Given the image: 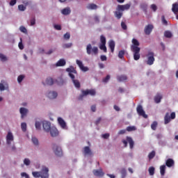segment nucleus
I'll use <instances>...</instances> for the list:
<instances>
[{"instance_id": "37998d69", "label": "nucleus", "mask_w": 178, "mask_h": 178, "mask_svg": "<svg viewBox=\"0 0 178 178\" xmlns=\"http://www.w3.org/2000/svg\"><path fill=\"white\" fill-rule=\"evenodd\" d=\"M18 9L21 12H24V10H26V6H24L23 4H20L18 6Z\"/></svg>"}, {"instance_id": "cd10ccee", "label": "nucleus", "mask_w": 178, "mask_h": 178, "mask_svg": "<svg viewBox=\"0 0 178 178\" xmlns=\"http://www.w3.org/2000/svg\"><path fill=\"white\" fill-rule=\"evenodd\" d=\"M65 65H66V60H65L64 59H60L56 64V66L58 67H60V66H65Z\"/></svg>"}, {"instance_id": "680f3d73", "label": "nucleus", "mask_w": 178, "mask_h": 178, "mask_svg": "<svg viewBox=\"0 0 178 178\" xmlns=\"http://www.w3.org/2000/svg\"><path fill=\"white\" fill-rule=\"evenodd\" d=\"M21 176H22V177H25V178H30V177L27 175V173H26V172H22V174H21Z\"/></svg>"}, {"instance_id": "e433bc0d", "label": "nucleus", "mask_w": 178, "mask_h": 178, "mask_svg": "<svg viewBox=\"0 0 178 178\" xmlns=\"http://www.w3.org/2000/svg\"><path fill=\"white\" fill-rule=\"evenodd\" d=\"M124 50L120 51L118 53V58H120V59H123V58H124Z\"/></svg>"}, {"instance_id": "69168bd1", "label": "nucleus", "mask_w": 178, "mask_h": 178, "mask_svg": "<svg viewBox=\"0 0 178 178\" xmlns=\"http://www.w3.org/2000/svg\"><path fill=\"white\" fill-rule=\"evenodd\" d=\"M102 138H105V139L109 138V134H103L102 135Z\"/></svg>"}, {"instance_id": "393cba45", "label": "nucleus", "mask_w": 178, "mask_h": 178, "mask_svg": "<svg viewBox=\"0 0 178 178\" xmlns=\"http://www.w3.org/2000/svg\"><path fill=\"white\" fill-rule=\"evenodd\" d=\"M47 97L50 98V99H55V98L58 97V93L56 92H49Z\"/></svg>"}, {"instance_id": "dca6fc26", "label": "nucleus", "mask_w": 178, "mask_h": 178, "mask_svg": "<svg viewBox=\"0 0 178 178\" xmlns=\"http://www.w3.org/2000/svg\"><path fill=\"white\" fill-rule=\"evenodd\" d=\"M83 154L84 156H92V151H91V149L90 148V147L86 146L83 147Z\"/></svg>"}, {"instance_id": "bb28decb", "label": "nucleus", "mask_w": 178, "mask_h": 178, "mask_svg": "<svg viewBox=\"0 0 178 178\" xmlns=\"http://www.w3.org/2000/svg\"><path fill=\"white\" fill-rule=\"evenodd\" d=\"M108 47L112 54H113V52H115V41L113 40L110 41L108 44Z\"/></svg>"}, {"instance_id": "09e8293b", "label": "nucleus", "mask_w": 178, "mask_h": 178, "mask_svg": "<svg viewBox=\"0 0 178 178\" xmlns=\"http://www.w3.org/2000/svg\"><path fill=\"white\" fill-rule=\"evenodd\" d=\"M35 128L37 130H40L41 129V122H36L35 124Z\"/></svg>"}, {"instance_id": "20e7f679", "label": "nucleus", "mask_w": 178, "mask_h": 178, "mask_svg": "<svg viewBox=\"0 0 178 178\" xmlns=\"http://www.w3.org/2000/svg\"><path fill=\"white\" fill-rule=\"evenodd\" d=\"M86 52L88 55H98V47L92 46L91 44H88L86 47Z\"/></svg>"}, {"instance_id": "a19ab883", "label": "nucleus", "mask_w": 178, "mask_h": 178, "mask_svg": "<svg viewBox=\"0 0 178 178\" xmlns=\"http://www.w3.org/2000/svg\"><path fill=\"white\" fill-rule=\"evenodd\" d=\"M121 175H122V178L126 177V176L127 175V171L126 170V168H122L121 170Z\"/></svg>"}, {"instance_id": "f03ea898", "label": "nucleus", "mask_w": 178, "mask_h": 178, "mask_svg": "<svg viewBox=\"0 0 178 178\" xmlns=\"http://www.w3.org/2000/svg\"><path fill=\"white\" fill-rule=\"evenodd\" d=\"M66 72L69 73L70 77L72 79L75 87L76 88H80V82L79 80L74 79V74H77V71L74 69L73 66H70V67L66 69Z\"/></svg>"}, {"instance_id": "2eb2a0df", "label": "nucleus", "mask_w": 178, "mask_h": 178, "mask_svg": "<svg viewBox=\"0 0 178 178\" xmlns=\"http://www.w3.org/2000/svg\"><path fill=\"white\" fill-rule=\"evenodd\" d=\"M129 9H130V4L118 5L116 10H121V12H123L124 10H129Z\"/></svg>"}, {"instance_id": "5701e85b", "label": "nucleus", "mask_w": 178, "mask_h": 178, "mask_svg": "<svg viewBox=\"0 0 178 178\" xmlns=\"http://www.w3.org/2000/svg\"><path fill=\"white\" fill-rule=\"evenodd\" d=\"M86 8L89 10H96V9H98V6L95 3H89L87 5Z\"/></svg>"}, {"instance_id": "49530a36", "label": "nucleus", "mask_w": 178, "mask_h": 178, "mask_svg": "<svg viewBox=\"0 0 178 178\" xmlns=\"http://www.w3.org/2000/svg\"><path fill=\"white\" fill-rule=\"evenodd\" d=\"M32 143L34 144V145H38V139L37 138L33 137L32 138Z\"/></svg>"}, {"instance_id": "7ed1b4c3", "label": "nucleus", "mask_w": 178, "mask_h": 178, "mask_svg": "<svg viewBox=\"0 0 178 178\" xmlns=\"http://www.w3.org/2000/svg\"><path fill=\"white\" fill-rule=\"evenodd\" d=\"M82 94L79 95L78 97V99L79 101H81L84 97H87V95H92L94 96L96 94L95 90L91 89V90H82Z\"/></svg>"}, {"instance_id": "423d86ee", "label": "nucleus", "mask_w": 178, "mask_h": 178, "mask_svg": "<svg viewBox=\"0 0 178 178\" xmlns=\"http://www.w3.org/2000/svg\"><path fill=\"white\" fill-rule=\"evenodd\" d=\"M41 178H49V168L48 167L42 165L40 170Z\"/></svg>"}, {"instance_id": "5fc2aeb1", "label": "nucleus", "mask_w": 178, "mask_h": 178, "mask_svg": "<svg viewBox=\"0 0 178 178\" xmlns=\"http://www.w3.org/2000/svg\"><path fill=\"white\" fill-rule=\"evenodd\" d=\"M111 79L110 75H107L104 79H103V83H108V81Z\"/></svg>"}, {"instance_id": "774afa93", "label": "nucleus", "mask_w": 178, "mask_h": 178, "mask_svg": "<svg viewBox=\"0 0 178 178\" xmlns=\"http://www.w3.org/2000/svg\"><path fill=\"white\" fill-rule=\"evenodd\" d=\"M126 133V129H122L119 131L118 134H124Z\"/></svg>"}, {"instance_id": "ddd939ff", "label": "nucleus", "mask_w": 178, "mask_h": 178, "mask_svg": "<svg viewBox=\"0 0 178 178\" xmlns=\"http://www.w3.org/2000/svg\"><path fill=\"white\" fill-rule=\"evenodd\" d=\"M6 138V144L8 145H10V144H12V141L15 140L13 137V134H12V132L10 131L8 133Z\"/></svg>"}, {"instance_id": "3c124183", "label": "nucleus", "mask_w": 178, "mask_h": 178, "mask_svg": "<svg viewBox=\"0 0 178 178\" xmlns=\"http://www.w3.org/2000/svg\"><path fill=\"white\" fill-rule=\"evenodd\" d=\"M121 27L122 30H127V25H126V23H124V22H121Z\"/></svg>"}, {"instance_id": "13d9d810", "label": "nucleus", "mask_w": 178, "mask_h": 178, "mask_svg": "<svg viewBox=\"0 0 178 178\" xmlns=\"http://www.w3.org/2000/svg\"><path fill=\"white\" fill-rule=\"evenodd\" d=\"M24 165H26V166H29V165H30V159H25L24 160Z\"/></svg>"}, {"instance_id": "603ef678", "label": "nucleus", "mask_w": 178, "mask_h": 178, "mask_svg": "<svg viewBox=\"0 0 178 178\" xmlns=\"http://www.w3.org/2000/svg\"><path fill=\"white\" fill-rule=\"evenodd\" d=\"M76 65H78V66L80 67V69H81V67H83L84 66L83 65V62H81L79 60H76Z\"/></svg>"}, {"instance_id": "4c0bfd02", "label": "nucleus", "mask_w": 178, "mask_h": 178, "mask_svg": "<svg viewBox=\"0 0 178 178\" xmlns=\"http://www.w3.org/2000/svg\"><path fill=\"white\" fill-rule=\"evenodd\" d=\"M155 155H156V153H155V151H152L149 155H148V158L149 160L151 159H154V158H155Z\"/></svg>"}, {"instance_id": "a878e982", "label": "nucleus", "mask_w": 178, "mask_h": 178, "mask_svg": "<svg viewBox=\"0 0 178 178\" xmlns=\"http://www.w3.org/2000/svg\"><path fill=\"white\" fill-rule=\"evenodd\" d=\"M114 15L117 19H122V16H123V13L122 12V10H116V11L114 12Z\"/></svg>"}, {"instance_id": "6e6d98bb", "label": "nucleus", "mask_w": 178, "mask_h": 178, "mask_svg": "<svg viewBox=\"0 0 178 178\" xmlns=\"http://www.w3.org/2000/svg\"><path fill=\"white\" fill-rule=\"evenodd\" d=\"M17 2V0H11L10 1V6H15Z\"/></svg>"}, {"instance_id": "39448f33", "label": "nucleus", "mask_w": 178, "mask_h": 178, "mask_svg": "<svg viewBox=\"0 0 178 178\" xmlns=\"http://www.w3.org/2000/svg\"><path fill=\"white\" fill-rule=\"evenodd\" d=\"M176 119V113L172 112L171 114L166 113L164 116V124H168L170 123L171 120Z\"/></svg>"}, {"instance_id": "de8ad7c7", "label": "nucleus", "mask_w": 178, "mask_h": 178, "mask_svg": "<svg viewBox=\"0 0 178 178\" xmlns=\"http://www.w3.org/2000/svg\"><path fill=\"white\" fill-rule=\"evenodd\" d=\"M151 10H153V12H156V10L158 9V7H156V5L152 4L150 6Z\"/></svg>"}, {"instance_id": "c85d7f7f", "label": "nucleus", "mask_w": 178, "mask_h": 178, "mask_svg": "<svg viewBox=\"0 0 178 178\" xmlns=\"http://www.w3.org/2000/svg\"><path fill=\"white\" fill-rule=\"evenodd\" d=\"M70 8H66L62 10L61 13L65 16H67V15H70Z\"/></svg>"}, {"instance_id": "a211bd4d", "label": "nucleus", "mask_w": 178, "mask_h": 178, "mask_svg": "<svg viewBox=\"0 0 178 178\" xmlns=\"http://www.w3.org/2000/svg\"><path fill=\"white\" fill-rule=\"evenodd\" d=\"M93 175L95 176H97V177H102L104 176V173L102 171V169L100 170H93Z\"/></svg>"}, {"instance_id": "4d7b16f0", "label": "nucleus", "mask_w": 178, "mask_h": 178, "mask_svg": "<svg viewBox=\"0 0 178 178\" xmlns=\"http://www.w3.org/2000/svg\"><path fill=\"white\" fill-rule=\"evenodd\" d=\"M19 30L22 33H27V29L24 26H20Z\"/></svg>"}, {"instance_id": "6e6552de", "label": "nucleus", "mask_w": 178, "mask_h": 178, "mask_svg": "<svg viewBox=\"0 0 178 178\" xmlns=\"http://www.w3.org/2000/svg\"><path fill=\"white\" fill-rule=\"evenodd\" d=\"M147 65H149V66H151L152 65H154V62H155V54L152 51H149L147 55Z\"/></svg>"}, {"instance_id": "c756f323", "label": "nucleus", "mask_w": 178, "mask_h": 178, "mask_svg": "<svg viewBox=\"0 0 178 178\" xmlns=\"http://www.w3.org/2000/svg\"><path fill=\"white\" fill-rule=\"evenodd\" d=\"M166 172V165H163L160 166V173L162 176H165Z\"/></svg>"}, {"instance_id": "ea45409f", "label": "nucleus", "mask_w": 178, "mask_h": 178, "mask_svg": "<svg viewBox=\"0 0 178 178\" xmlns=\"http://www.w3.org/2000/svg\"><path fill=\"white\" fill-rule=\"evenodd\" d=\"M21 128L22 131H26L27 130V124H26V122H22L21 124Z\"/></svg>"}, {"instance_id": "58836bf2", "label": "nucleus", "mask_w": 178, "mask_h": 178, "mask_svg": "<svg viewBox=\"0 0 178 178\" xmlns=\"http://www.w3.org/2000/svg\"><path fill=\"white\" fill-rule=\"evenodd\" d=\"M158 127V122L156 121H154L151 124V129L152 130H156V127Z\"/></svg>"}, {"instance_id": "aec40b11", "label": "nucleus", "mask_w": 178, "mask_h": 178, "mask_svg": "<svg viewBox=\"0 0 178 178\" xmlns=\"http://www.w3.org/2000/svg\"><path fill=\"white\" fill-rule=\"evenodd\" d=\"M58 122L60 126L61 129H66V122L62 118L59 117L58 118Z\"/></svg>"}, {"instance_id": "72a5a7b5", "label": "nucleus", "mask_w": 178, "mask_h": 178, "mask_svg": "<svg viewBox=\"0 0 178 178\" xmlns=\"http://www.w3.org/2000/svg\"><path fill=\"white\" fill-rule=\"evenodd\" d=\"M140 8L143 9V10L144 12H145V13H147V9L148 8V5L145 3H143L140 4Z\"/></svg>"}, {"instance_id": "7c9ffc66", "label": "nucleus", "mask_w": 178, "mask_h": 178, "mask_svg": "<svg viewBox=\"0 0 178 178\" xmlns=\"http://www.w3.org/2000/svg\"><path fill=\"white\" fill-rule=\"evenodd\" d=\"M117 79L118 81H126V80H127V76L126 75L118 76Z\"/></svg>"}, {"instance_id": "052dcab7", "label": "nucleus", "mask_w": 178, "mask_h": 178, "mask_svg": "<svg viewBox=\"0 0 178 178\" xmlns=\"http://www.w3.org/2000/svg\"><path fill=\"white\" fill-rule=\"evenodd\" d=\"M54 29L56 30H62V26H60V25H59V24H56V25H54Z\"/></svg>"}, {"instance_id": "8fccbe9b", "label": "nucleus", "mask_w": 178, "mask_h": 178, "mask_svg": "<svg viewBox=\"0 0 178 178\" xmlns=\"http://www.w3.org/2000/svg\"><path fill=\"white\" fill-rule=\"evenodd\" d=\"M24 79V75H19L17 78L18 83H21L22 81H23Z\"/></svg>"}, {"instance_id": "f3484780", "label": "nucleus", "mask_w": 178, "mask_h": 178, "mask_svg": "<svg viewBox=\"0 0 178 178\" xmlns=\"http://www.w3.org/2000/svg\"><path fill=\"white\" fill-rule=\"evenodd\" d=\"M49 131L51 137H58L59 136V131L55 127H52Z\"/></svg>"}, {"instance_id": "f704fd0d", "label": "nucleus", "mask_w": 178, "mask_h": 178, "mask_svg": "<svg viewBox=\"0 0 178 178\" xmlns=\"http://www.w3.org/2000/svg\"><path fill=\"white\" fill-rule=\"evenodd\" d=\"M164 35L166 38H172V32L169 31H165L164 32Z\"/></svg>"}, {"instance_id": "9b49d317", "label": "nucleus", "mask_w": 178, "mask_h": 178, "mask_svg": "<svg viewBox=\"0 0 178 178\" xmlns=\"http://www.w3.org/2000/svg\"><path fill=\"white\" fill-rule=\"evenodd\" d=\"M137 113L139 115V116H143L145 119H147L148 118V115L145 114V111L143 108V106L138 105L136 108Z\"/></svg>"}, {"instance_id": "338daca9", "label": "nucleus", "mask_w": 178, "mask_h": 178, "mask_svg": "<svg viewBox=\"0 0 178 178\" xmlns=\"http://www.w3.org/2000/svg\"><path fill=\"white\" fill-rule=\"evenodd\" d=\"M81 69L83 72H88V67H85L84 65Z\"/></svg>"}, {"instance_id": "4468645a", "label": "nucleus", "mask_w": 178, "mask_h": 178, "mask_svg": "<svg viewBox=\"0 0 178 178\" xmlns=\"http://www.w3.org/2000/svg\"><path fill=\"white\" fill-rule=\"evenodd\" d=\"M42 126L44 131H47V133H49L51 129H52V127H51V122L48 121L43 122Z\"/></svg>"}, {"instance_id": "0eeeda50", "label": "nucleus", "mask_w": 178, "mask_h": 178, "mask_svg": "<svg viewBox=\"0 0 178 178\" xmlns=\"http://www.w3.org/2000/svg\"><path fill=\"white\" fill-rule=\"evenodd\" d=\"M100 42L101 44L99 46V49L104 51V52H106V38L104 35L100 36Z\"/></svg>"}, {"instance_id": "79ce46f5", "label": "nucleus", "mask_w": 178, "mask_h": 178, "mask_svg": "<svg viewBox=\"0 0 178 178\" xmlns=\"http://www.w3.org/2000/svg\"><path fill=\"white\" fill-rule=\"evenodd\" d=\"M32 175L33 177L38 178V177H41V172H33Z\"/></svg>"}, {"instance_id": "c9c22d12", "label": "nucleus", "mask_w": 178, "mask_h": 178, "mask_svg": "<svg viewBox=\"0 0 178 178\" xmlns=\"http://www.w3.org/2000/svg\"><path fill=\"white\" fill-rule=\"evenodd\" d=\"M149 174L150 176H154V175H155V168L149 167Z\"/></svg>"}, {"instance_id": "c03bdc74", "label": "nucleus", "mask_w": 178, "mask_h": 178, "mask_svg": "<svg viewBox=\"0 0 178 178\" xmlns=\"http://www.w3.org/2000/svg\"><path fill=\"white\" fill-rule=\"evenodd\" d=\"M137 129L136 128V127L132 126V127H127V131H136Z\"/></svg>"}, {"instance_id": "2f4dec72", "label": "nucleus", "mask_w": 178, "mask_h": 178, "mask_svg": "<svg viewBox=\"0 0 178 178\" xmlns=\"http://www.w3.org/2000/svg\"><path fill=\"white\" fill-rule=\"evenodd\" d=\"M0 60L1 62H6V60H8V57H6L5 54L0 53Z\"/></svg>"}, {"instance_id": "a18cd8bd", "label": "nucleus", "mask_w": 178, "mask_h": 178, "mask_svg": "<svg viewBox=\"0 0 178 178\" xmlns=\"http://www.w3.org/2000/svg\"><path fill=\"white\" fill-rule=\"evenodd\" d=\"M72 45H73V44H72V43H65V44H63V48H64V49L70 48V47H72Z\"/></svg>"}, {"instance_id": "4be33fe9", "label": "nucleus", "mask_w": 178, "mask_h": 178, "mask_svg": "<svg viewBox=\"0 0 178 178\" xmlns=\"http://www.w3.org/2000/svg\"><path fill=\"white\" fill-rule=\"evenodd\" d=\"M163 96L161 95V93H157L154 97V102L156 104H159L161 101L162 100Z\"/></svg>"}, {"instance_id": "f257e3e1", "label": "nucleus", "mask_w": 178, "mask_h": 178, "mask_svg": "<svg viewBox=\"0 0 178 178\" xmlns=\"http://www.w3.org/2000/svg\"><path fill=\"white\" fill-rule=\"evenodd\" d=\"M131 51L134 54V60H138L140 58H141V55L140 54V51H141V48H140V42L136 38L132 39Z\"/></svg>"}, {"instance_id": "f8f14e48", "label": "nucleus", "mask_w": 178, "mask_h": 178, "mask_svg": "<svg viewBox=\"0 0 178 178\" xmlns=\"http://www.w3.org/2000/svg\"><path fill=\"white\" fill-rule=\"evenodd\" d=\"M152 30H154V25L148 24L146 26H145L144 33L146 35H149V34L152 33Z\"/></svg>"}, {"instance_id": "0e129e2a", "label": "nucleus", "mask_w": 178, "mask_h": 178, "mask_svg": "<svg viewBox=\"0 0 178 178\" xmlns=\"http://www.w3.org/2000/svg\"><path fill=\"white\" fill-rule=\"evenodd\" d=\"M90 109H91L92 112H95V111H97V106H95V105L91 106Z\"/></svg>"}, {"instance_id": "6ab92c4d", "label": "nucleus", "mask_w": 178, "mask_h": 178, "mask_svg": "<svg viewBox=\"0 0 178 178\" xmlns=\"http://www.w3.org/2000/svg\"><path fill=\"white\" fill-rule=\"evenodd\" d=\"M8 88V83L4 80H2L0 83V91H5Z\"/></svg>"}, {"instance_id": "1a4fd4ad", "label": "nucleus", "mask_w": 178, "mask_h": 178, "mask_svg": "<svg viewBox=\"0 0 178 178\" xmlns=\"http://www.w3.org/2000/svg\"><path fill=\"white\" fill-rule=\"evenodd\" d=\"M53 149L56 156H62V155H63V152H62V148L58 146L56 144L53 145Z\"/></svg>"}, {"instance_id": "473e14b6", "label": "nucleus", "mask_w": 178, "mask_h": 178, "mask_svg": "<svg viewBox=\"0 0 178 178\" xmlns=\"http://www.w3.org/2000/svg\"><path fill=\"white\" fill-rule=\"evenodd\" d=\"M46 84L47 86H52L54 84V79L52 78H47L46 79Z\"/></svg>"}, {"instance_id": "e2e57ef3", "label": "nucleus", "mask_w": 178, "mask_h": 178, "mask_svg": "<svg viewBox=\"0 0 178 178\" xmlns=\"http://www.w3.org/2000/svg\"><path fill=\"white\" fill-rule=\"evenodd\" d=\"M34 24H35V17L31 19V26H34Z\"/></svg>"}, {"instance_id": "412c9836", "label": "nucleus", "mask_w": 178, "mask_h": 178, "mask_svg": "<svg viewBox=\"0 0 178 178\" xmlns=\"http://www.w3.org/2000/svg\"><path fill=\"white\" fill-rule=\"evenodd\" d=\"M165 165L168 168H172V166H175V161L172 159H168L165 161Z\"/></svg>"}, {"instance_id": "864d4df0", "label": "nucleus", "mask_w": 178, "mask_h": 178, "mask_svg": "<svg viewBox=\"0 0 178 178\" xmlns=\"http://www.w3.org/2000/svg\"><path fill=\"white\" fill-rule=\"evenodd\" d=\"M64 40H70V33H66L65 34H64Z\"/></svg>"}, {"instance_id": "9d476101", "label": "nucleus", "mask_w": 178, "mask_h": 178, "mask_svg": "<svg viewBox=\"0 0 178 178\" xmlns=\"http://www.w3.org/2000/svg\"><path fill=\"white\" fill-rule=\"evenodd\" d=\"M122 142L124 143L125 147H127V143H129L131 149H133L134 147V141L133 140V138H131V137L127 136V140H122Z\"/></svg>"}, {"instance_id": "b1692460", "label": "nucleus", "mask_w": 178, "mask_h": 178, "mask_svg": "<svg viewBox=\"0 0 178 178\" xmlns=\"http://www.w3.org/2000/svg\"><path fill=\"white\" fill-rule=\"evenodd\" d=\"M19 112L21 114V118H22V119H23V118H24V116H26L27 115V112H29V110H27V108L22 107L19 109Z\"/></svg>"}, {"instance_id": "bf43d9fd", "label": "nucleus", "mask_w": 178, "mask_h": 178, "mask_svg": "<svg viewBox=\"0 0 178 178\" xmlns=\"http://www.w3.org/2000/svg\"><path fill=\"white\" fill-rule=\"evenodd\" d=\"M18 47L19 49H24V46L23 45V42H22V41L19 42Z\"/></svg>"}]
</instances>
